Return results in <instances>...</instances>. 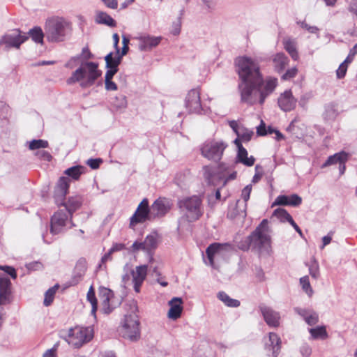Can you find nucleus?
I'll list each match as a JSON object with an SVG mask.
<instances>
[{
	"mask_svg": "<svg viewBox=\"0 0 357 357\" xmlns=\"http://www.w3.org/2000/svg\"><path fill=\"white\" fill-rule=\"evenodd\" d=\"M113 105L118 109L125 108L127 106L126 97L124 95L116 96L113 101Z\"/></svg>",
	"mask_w": 357,
	"mask_h": 357,
	"instance_id": "nucleus-44",
	"label": "nucleus"
},
{
	"mask_svg": "<svg viewBox=\"0 0 357 357\" xmlns=\"http://www.w3.org/2000/svg\"><path fill=\"white\" fill-rule=\"evenodd\" d=\"M305 321L309 326H314L317 324L319 322V315L317 312L312 309V312L307 315V317H306Z\"/></svg>",
	"mask_w": 357,
	"mask_h": 357,
	"instance_id": "nucleus-45",
	"label": "nucleus"
},
{
	"mask_svg": "<svg viewBox=\"0 0 357 357\" xmlns=\"http://www.w3.org/2000/svg\"><path fill=\"white\" fill-rule=\"evenodd\" d=\"M259 310L263 315L266 323L271 327H278L280 325V315L278 312L271 307L261 304L259 306Z\"/></svg>",
	"mask_w": 357,
	"mask_h": 357,
	"instance_id": "nucleus-17",
	"label": "nucleus"
},
{
	"mask_svg": "<svg viewBox=\"0 0 357 357\" xmlns=\"http://www.w3.org/2000/svg\"><path fill=\"white\" fill-rule=\"evenodd\" d=\"M105 89L107 91H116L117 90V85L112 80L105 79Z\"/></svg>",
	"mask_w": 357,
	"mask_h": 357,
	"instance_id": "nucleus-60",
	"label": "nucleus"
},
{
	"mask_svg": "<svg viewBox=\"0 0 357 357\" xmlns=\"http://www.w3.org/2000/svg\"><path fill=\"white\" fill-rule=\"evenodd\" d=\"M153 219L165 216L171 209L170 201L165 197H159L151 205Z\"/></svg>",
	"mask_w": 357,
	"mask_h": 357,
	"instance_id": "nucleus-16",
	"label": "nucleus"
},
{
	"mask_svg": "<svg viewBox=\"0 0 357 357\" xmlns=\"http://www.w3.org/2000/svg\"><path fill=\"white\" fill-rule=\"evenodd\" d=\"M274 216L277 217L281 222H289L290 219H292L291 215L287 212V210L278 208L273 211Z\"/></svg>",
	"mask_w": 357,
	"mask_h": 357,
	"instance_id": "nucleus-40",
	"label": "nucleus"
},
{
	"mask_svg": "<svg viewBox=\"0 0 357 357\" xmlns=\"http://www.w3.org/2000/svg\"><path fill=\"white\" fill-rule=\"evenodd\" d=\"M298 73L296 67H293L288 69L282 76V79L284 80H289L296 77Z\"/></svg>",
	"mask_w": 357,
	"mask_h": 357,
	"instance_id": "nucleus-49",
	"label": "nucleus"
},
{
	"mask_svg": "<svg viewBox=\"0 0 357 357\" xmlns=\"http://www.w3.org/2000/svg\"><path fill=\"white\" fill-rule=\"evenodd\" d=\"M59 284H56L54 287L50 288L45 294V298L43 301V304L45 306H49L53 302L54 295L56 294V290L59 288Z\"/></svg>",
	"mask_w": 357,
	"mask_h": 357,
	"instance_id": "nucleus-39",
	"label": "nucleus"
},
{
	"mask_svg": "<svg viewBox=\"0 0 357 357\" xmlns=\"http://www.w3.org/2000/svg\"><path fill=\"white\" fill-rule=\"evenodd\" d=\"M300 352H301V354H302L303 356L308 357L312 354V348L307 343H304L300 347Z\"/></svg>",
	"mask_w": 357,
	"mask_h": 357,
	"instance_id": "nucleus-58",
	"label": "nucleus"
},
{
	"mask_svg": "<svg viewBox=\"0 0 357 357\" xmlns=\"http://www.w3.org/2000/svg\"><path fill=\"white\" fill-rule=\"evenodd\" d=\"M182 304L183 301L178 297H174L169 301V305L170 306L168 312L169 318L173 320H176L181 317L183 311Z\"/></svg>",
	"mask_w": 357,
	"mask_h": 357,
	"instance_id": "nucleus-22",
	"label": "nucleus"
},
{
	"mask_svg": "<svg viewBox=\"0 0 357 357\" xmlns=\"http://www.w3.org/2000/svg\"><path fill=\"white\" fill-rule=\"evenodd\" d=\"M93 337V330L91 327L76 326L68 331V342L75 348H80L89 342Z\"/></svg>",
	"mask_w": 357,
	"mask_h": 357,
	"instance_id": "nucleus-8",
	"label": "nucleus"
},
{
	"mask_svg": "<svg viewBox=\"0 0 357 357\" xmlns=\"http://www.w3.org/2000/svg\"><path fill=\"white\" fill-rule=\"evenodd\" d=\"M296 99L293 96L290 90L281 93L278 100L279 107L284 112H290L296 107Z\"/></svg>",
	"mask_w": 357,
	"mask_h": 357,
	"instance_id": "nucleus-19",
	"label": "nucleus"
},
{
	"mask_svg": "<svg viewBox=\"0 0 357 357\" xmlns=\"http://www.w3.org/2000/svg\"><path fill=\"white\" fill-rule=\"evenodd\" d=\"M273 63L275 71L281 73L288 66L289 59L282 52L277 53L273 58Z\"/></svg>",
	"mask_w": 357,
	"mask_h": 357,
	"instance_id": "nucleus-24",
	"label": "nucleus"
},
{
	"mask_svg": "<svg viewBox=\"0 0 357 357\" xmlns=\"http://www.w3.org/2000/svg\"><path fill=\"white\" fill-rule=\"evenodd\" d=\"M0 270L1 271H3L4 272H6L7 274H8L9 275H10V277L13 278V279H15L17 278V273H16V271L15 269L12 267V266H7V265H5V266H2V265H0Z\"/></svg>",
	"mask_w": 357,
	"mask_h": 357,
	"instance_id": "nucleus-55",
	"label": "nucleus"
},
{
	"mask_svg": "<svg viewBox=\"0 0 357 357\" xmlns=\"http://www.w3.org/2000/svg\"><path fill=\"white\" fill-rule=\"evenodd\" d=\"M306 266H308L309 273L311 277L315 280L318 279L320 276L319 266L318 261L314 258H312L310 264H306Z\"/></svg>",
	"mask_w": 357,
	"mask_h": 357,
	"instance_id": "nucleus-37",
	"label": "nucleus"
},
{
	"mask_svg": "<svg viewBox=\"0 0 357 357\" xmlns=\"http://www.w3.org/2000/svg\"><path fill=\"white\" fill-rule=\"evenodd\" d=\"M302 203V199L296 194H293L290 196L279 195L276 197L273 206H298Z\"/></svg>",
	"mask_w": 357,
	"mask_h": 357,
	"instance_id": "nucleus-21",
	"label": "nucleus"
},
{
	"mask_svg": "<svg viewBox=\"0 0 357 357\" xmlns=\"http://www.w3.org/2000/svg\"><path fill=\"white\" fill-rule=\"evenodd\" d=\"M357 54V49L354 46L349 51V53L347 56V57L346 58V59L344 61V63H351L355 55Z\"/></svg>",
	"mask_w": 357,
	"mask_h": 357,
	"instance_id": "nucleus-61",
	"label": "nucleus"
},
{
	"mask_svg": "<svg viewBox=\"0 0 357 357\" xmlns=\"http://www.w3.org/2000/svg\"><path fill=\"white\" fill-rule=\"evenodd\" d=\"M98 296L101 301L102 311L105 314H109L116 306L113 301L114 292L108 288L100 287Z\"/></svg>",
	"mask_w": 357,
	"mask_h": 357,
	"instance_id": "nucleus-13",
	"label": "nucleus"
},
{
	"mask_svg": "<svg viewBox=\"0 0 357 357\" xmlns=\"http://www.w3.org/2000/svg\"><path fill=\"white\" fill-rule=\"evenodd\" d=\"M48 144V142L46 140L33 139L29 142V148L31 150H40V148H47Z\"/></svg>",
	"mask_w": 357,
	"mask_h": 357,
	"instance_id": "nucleus-43",
	"label": "nucleus"
},
{
	"mask_svg": "<svg viewBox=\"0 0 357 357\" xmlns=\"http://www.w3.org/2000/svg\"><path fill=\"white\" fill-rule=\"evenodd\" d=\"M43 357H56V345L54 347L47 349L43 355Z\"/></svg>",
	"mask_w": 357,
	"mask_h": 357,
	"instance_id": "nucleus-64",
	"label": "nucleus"
},
{
	"mask_svg": "<svg viewBox=\"0 0 357 357\" xmlns=\"http://www.w3.org/2000/svg\"><path fill=\"white\" fill-rule=\"evenodd\" d=\"M185 106L190 114H202L203 109L199 89H193L188 91L185 99Z\"/></svg>",
	"mask_w": 357,
	"mask_h": 357,
	"instance_id": "nucleus-12",
	"label": "nucleus"
},
{
	"mask_svg": "<svg viewBox=\"0 0 357 357\" xmlns=\"http://www.w3.org/2000/svg\"><path fill=\"white\" fill-rule=\"evenodd\" d=\"M121 59L120 56H118L117 55L114 56V58L109 61V64L107 65V63L105 64L106 68H112V69H117L119 70V66L120 65L121 62Z\"/></svg>",
	"mask_w": 357,
	"mask_h": 357,
	"instance_id": "nucleus-52",
	"label": "nucleus"
},
{
	"mask_svg": "<svg viewBox=\"0 0 357 357\" xmlns=\"http://www.w3.org/2000/svg\"><path fill=\"white\" fill-rule=\"evenodd\" d=\"M300 24L302 28L305 29L311 33H317L319 29L316 26H310L308 24H307L305 22H300Z\"/></svg>",
	"mask_w": 357,
	"mask_h": 357,
	"instance_id": "nucleus-59",
	"label": "nucleus"
},
{
	"mask_svg": "<svg viewBox=\"0 0 357 357\" xmlns=\"http://www.w3.org/2000/svg\"><path fill=\"white\" fill-rule=\"evenodd\" d=\"M227 144L222 141H206L201 146L202 155L209 160L218 162L221 160Z\"/></svg>",
	"mask_w": 357,
	"mask_h": 357,
	"instance_id": "nucleus-9",
	"label": "nucleus"
},
{
	"mask_svg": "<svg viewBox=\"0 0 357 357\" xmlns=\"http://www.w3.org/2000/svg\"><path fill=\"white\" fill-rule=\"evenodd\" d=\"M300 284L302 286L303 291L309 296L313 294V289L310 285L309 277L307 275L303 276L300 278Z\"/></svg>",
	"mask_w": 357,
	"mask_h": 357,
	"instance_id": "nucleus-41",
	"label": "nucleus"
},
{
	"mask_svg": "<svg viewBox=\"0 0 357 357\" xmlns=\"http://www.w3.org/2000/svg\"><path fill=\"white\" fill-rule=\"evenodd\" d=\"M83 59L80 66L72 73V75L67 79L68 84H73L78 82L82 89H86L93 86L97 79L102 75V71L98 69V63L89 61L88 60L94 58V55L90 52L89 47H84L82 53L71 58L70 61H77Z\"/></svg>",
	"mask_w": 357,
	"mask_h": 357,
	"instance_id": "nucleus-2",
	"label": "nucleus"
},
{
	"mask_svg": "<svg viewBox=\"0 0 357 357\" xmlns=\"http://www.w3.org/2000/svg\"><path fill=\"white\" fill-rule=\"evenodd\" d=\"M102 162L101 158H90L87 160L86 164L92 169H96L99 168L100 164Z\"/></svg>",
	"mask_w": 357,
	"mask_h": 357,
	"instance_id": "nucleus-57",
	"label": "nucleus"
},
{
	"mask_svg": "<svg viewBox=\"0 0 357 357\" xmlns=\"http://www.w3.org/2000/svg\"><path fill=\"white\" fill-rule=\"evenodd\" d=\"M29 37L19 29H14L6 33L0 38V45L6 49H20L22 44L28 40Z\"/></svg>",
	"mask_w": 357,
	"mask_h": 357,
	"instance_id": "nucleus-10",
	"label": "nucleus"
},
{
	"mask_svg": "<svg viewBox=\"0 0 357 357\" xmlns=\"http://www.w3.org/2000/svg\"><path fill=\"white\" fill-rule=\"evenodd\" d=\"M147 266L142 265L136 267V271L132 272V282H143L146 277Z\"/></svg>",
	"mask_w": 357,
	"mask_h": 357,
	"instance_id": "nucleus-34",
	"label": "nucleus"
},
{
	"mask_svg": "<svg viewBox=\"0 0 357 357\" xmlns=\"http://www.w3.org/2000/svg\"><path fill=\"white\" fill-rule=\"evenodd\" d=\"M26 268L29 271H37L42 268V264L38 261H33L28 264Z\"/></svg>",
	"mask_w": 357,
	"mask_h": 357,
	"instance_id": "nucleus-63",
	"label": "nucleus"
},
{
	"mask_svg": "<svg viewBox=\"0 0 357 357\" xmlns=\"http://www.w3.org/2000/svg\"><path fill=\"white\" fill-rule=\"evenodd\" d=\"M11 295V282L8 277L0 273V305L9 303Z\"/></svg>",
	"mask_w": 357,
	"mask_h": 357,
	"instance_id": "nucleus-20",
	"label": "nucleus"
},
{
	"mask_svg": "<svg viewBox=\"0 0 357 357\" xmlns=\"http://www.w3.org/2000/svg\"><path fill=\"white\" fill-rule=\"evenodd\" d=\"M79 273H82V274H85V272L86 271V263L84 259H79L75 267V270Z\"/></svg>",
	"mask_w": 357,
	"mask_h": 357,
	"instance_id": "nucleus-56",
	"label": "nucleus"
},
{
	"mask_svg": "<svg viewBox=\"0 0 357 357\" xmlns=\"http://www.w3.org/2000/svg\"><path fill=\"white\" fill-rule=\"evenodd\" d=\"M153 219L151 207H149V200L144 198L138 205L135 213L130 219V226L136 225L139 223H144L147 220Z\"/></svg>",
	"mask_w": 357,
	"mask_h": 357,
	"instance_id": "nucleus-11",
	"label": "nucleus"
},
{
	"mask_svg": "<svg viewBox=\"0 0 357 357\" xmlns=\"http://www.w3.org/2000/svg\"><path fill=\"white\" fill-rule=\"evenodd\" d=\"M75 226L73 216L64 210H59L51 218L50 233L53 235L62 234Z\"/></svg>",
	"mask_w": 357,
	"mask_h": 357,
	"instance_id": "nucleus-7",
	"label": "nucleus"
},
{
	"mask_svg": "<svg viewBox=\"0 0 357 357\" xmlns=\"http://www.w3.org/2000/svg\"><path fill=\"white\" fill-rule=\"evenodd\" d=\"M236 71L241 82L238 87L241 101L248 105H262L278 85V79L267 77L265 79L260 71L259 60L249 56H240L235 61Z\"/></svg>",
	"mask_w": 357,
	"mask_h": 357,
	"instance_id": "nucleus-1",
	"label": "nucleus"
},
{
	"mask_svg": "<svg viewBox=\"0 0 357 357\" xmlns=\"http://www.w3.org/2000/svg\"><path fill=\"white\" fill-rule=\"evenodd\" d=\"M119 333L123 338L132 342L139 340V320L136 314L125 315L123 324L119 329Z\"/></svg>",
	"mask_w": 357,
	"mask_h": 357,
	"instance_id": "nucleus-6",
	"label": "nucleus"
},
{
	"mask_svg": "<svg viewBox=\"0 0 357 357\" xmlns=\"http://www.w3.org/2000/svg\"><path fill=\"white\" fill-rule=\"evenodd\" d=\"M136 39L139 42V50L140 51H150L157 47L162 40L161 36H152L150 35L140 36Z\"/></svg>",
	"mask_w": 357,
	"mask_h": 357,
	"instance_id": "nucleus-18",
	"label": "nucleus"
},
{
	"mask_svg": "<svg viewBox=\"0 0 357 357\" xmlns=\"http://www.w3.org/2000/svg\"><path fill=\"white\" fill-rule=\"evenodd\" d=\"M178 205L190 222L198 220L204 214L202 199L200 196L185 197L178 202Z\"/></svg>",
	"mask_w": 357,
	"mask_h": 357,
	"instance_id": "nucleus-4",
	"label": "nucleus"
},
{
	"mask_svg": "<svg viewBox=\"0 0 357 357\" xmlns=\"http://www.w3.org/2000/svg\"><path fill=\"white\" fill-rule=\"evenodd\" d=\"M85 169L86 167L84 166L76 165L66 169L64 174L74 180H78Z\"/></svg>",
	"mask_w": 357,
	"mask_h": 357,
	"instance_id": "nucleus-33",
	"label": "nucleus"
},
{
	"mask_svg": "<svg viewBox=\"0 0 357 357\" xmlns=\"http://www.w3.org/2000/svg\"><path fill=\"white\" fill-rule=\"evenodd\" d=\"M237 247L242 251H248L251 246L249 236L237 243Z\"/></svg>",
	"mask_w": 357,
	"mask_h": 357,
	"instance_id": "nucleus-47",
	"label": "nucleus"
},
{
	"mask_svg": "<svg viewBox=\"0 0 357 357\" xmlns=\"http://www.w3.org/2000/svg\"><path fill=\"white\" fill-rule=\"evenodd\" d=\"M266 125L263 121H261V124L257 128V133L259 136H264L267 135Z\"/></svg>",
	"mask_w": 357,
	"mask_h": 357,
	"instance_id": "nucleus-62",
	"label": "nucleus"
},
{
	"mask_svg": "<svg viewBox=\"0 0 357 357\" xmlns=\"http://www.w3.org/2000/svg\"><path fill=\"white\" fill-rule=\"evenodd\" d=\"M268 232V220L264 219L249 235L252 250L259 253H261L263 251H268L271 245V236Z\"/></svg>",
	"mask_w": 357,
	"mask_h": 357,
	"instance_id": "nucleus-5",
	"label": "nucleus"
},
{
	"mask_svg": "<svg viewBox=\"0 0 357 357\" xmlns=\"http://www.w3.org/2000/svg\"><path fill=\"white\" fill-rule=\"evenodd\" d=\"M83 203V197L81 195H74L68 198V202H65V210L70 216H73V213L79 209Z\"/></svg>",
	"mask_w": 357,
	"mask_h": 357,
	"instance_id": "nucleus-23",
	"label": "nucleus"
},
{
	"mask_svg": "<svg viewBox=\"0 0 357 357\" xmlns=\"http://www.w3.org/2000/svg\"><path fill=\"white\" fill-rule=\"evenodd\" d=\"M45 31L50 42H61L70 33V25L63 17H53L46 20Z\"/></svg>",
	"mask_w": 357,
	"mask_h": 357,
	"instance_id": "nucleus-3",
	"label": "nucleus"
},
{
	"mask_svg": "<svg viewBox=\"0 0 357 357\" xmlns=\"http://www.w3.org/2000/svg\"><path fill=\"white\" fill-rule=\"evenodd\" d=\"M270 346L272 347L273 355L277 356L281 349V339L278 334L273 332L269 333Z\"/></svg>",
	"mask_w": 357,
	"mask_h": 357,
	"instance_id": "nucleus-31",
	"label": "nucleus"
},
{
	"mask_svg": "<svg viewBox=\"0 0 357 357\" xmlns=\"http://www.w3.org/2000/svg\"><path fill=\"white\" fill-rule=\"evenodd\" d=\"M144 245L146 251L155 250L158 246V234L153 232L147 235L144 241Z\"/></svg>",
	"mask_w": 357,
	"mask_h": 357,
	"instance_id": "nucleus-32",
	"label": "nucleus"
},
{
	"mask_svg": "<svg viewBox=\"0 0 357 357\" xmlns=\"http://www.w3.org/2000/svg\"><path fill=\"white\" fill-rule=\"evenodd\" d=\"M253 134H254L253 131H252L249 129H247L244 127H242L240 128L238 132L237 133V136L243 142H248L251 139Z\"/></svg>",
	"mask_w": 357,
	"mask_h": 357,
	"instance_id": "nucleus-42",
	"label": "nucleus"
},
{
	"mask_svg": "<svg viewBox=\"0 0 357 357\" xmlns=\"http://www.w3.org/2000/svg\"><path fill=\"white\" fill-rule=\"evenodd\" d=\"M84 274H82V273H79L76 271H74L73 275L70 279V280L68 282L69 286H75L77 284L82 280Z\"/></svg>",
	"mask_w": 357,
	"mask_h": 357,
	"instance_id": "nucleus-48",
	"label": "nucleus"
},
{
	"mask_svg": "<svg viewBox=\"0 0 357 357\" xmlns=\"http://www.w3.org/2000/svg\"><path fill=\"white\" fill-rule=\"evenodd\" d=\"M95 22L98 24H105L109 27L116 26V21L107 13L103 11H97L95 17Z\"/></svg>",
	"mask_w": 357,
	"mask_h": 357,
	"instance_id": "nucleus-25",
	"label": "nucleus"
},
{
	"mask_svg": "<svg viewBox=\"0 0 357 357\" xmlns=\"http://www.w3.org/2000/svg\"><path fill=\"white\" fill-rule=\"evenodd\" d=\"M222 246H227V247L231 248V245L230 243L220 244V243H214L211 244L206 248V253L210 266H213L214 255L215 253H217L220 250V248Z\"/></svg>",
	"mask_w": 357,
	"mask_h": 357,
	"instance_id": "nucleus-28",
	"label": "nucleus"
},
{
	"mask_svg": "<svg viewBox=\"0 0 357 357\" xmlns=\"http://www.w3.org/2000/svg\"><path fill=\"white\" fill-rule=\"evenodd\" d=\"M349 154L344 151L336 153L333 155L328 158L326 162L322 165L321 167H326L328 166L339 163L340 162H346L348 160Z\"/></svg>",
	"mask_w": 357,
	"mask_h": 357,
	"instance_id": "nucleus-27",
	"label": "nucleus"
},
{
	"mask_svg": "<svg viewBox=\"0 0 357 357\" xmlns=\"http://www.w3.org/2000/svg\"><path fill=\"white\" fill-rule=\"evenodd\" d=\"M294 311L298 315H300L305 321L306 320V317L307 315L312 312V308H302L299 307H294Z\"/></svg>",
	"mask_w": 357,
	"mask_h": 357,
	"instance_id": "nucleus-50",
	"label": "nucleus"
},
{
	"mask_svg": "<svg viewBox=\"0 0 357 357\" xmlns=\"http://www.w3.org/2000/svg\"><path fill=\"white\" fill-rule=\"evenodd\" d=\"M35 155L38 159L43 160V161H46V162H50L52 158V156L50 154V153H49L48 151H45V150H38L35 153Z\"/></svg>",
	"mask_w": 357,
	"mask_h": 357,
	"instance_id": "nucleus-46",
	"label": "nucleus"
},
{
	"mask_svg": "<svg viewBox=\"0 0 357 357\" xmlns=\"http://www.w3.org/2000/svg\"><path fill=\"white\" fill-rule=\"evenodd\" d=\"M86 298H87V301L91 304H98V301H97V298L96 297V294H95V291H94V289L93 287V286H91L88 292H87V294H86Z\"/></svg>",
	"mask_w": 357,
	"mask_h": 357,
	"instance_id": "nucleus-54",
	"label": "nucleus"
},
{
	"mask_svg": "<svg viewBox=\"0 0 357 357\" xmlns=\"http://www.w3.org/2000/svg\"><path fill=\"white\" fill-rule=\"evenodd\" d=\"M311 339L312 340H326L328 335L325 326H319L315 328H309Z\"/></svg>",
	"mask_w": 357,
	"mask_h": 357,
	"instance_id": "nucleus-30",
	"label": "nucleus"
},
{
	"mask_svg": "<svg viewBox=\"0 0 357 357\" xmlns=\"http://www.w3.org/2000/svg\"><path fill=\"white\" fill-rule=\"evenodd\" d=\"M252 191V185H247L242 190L241 197L244 199L245 204L244 208H246V202L250 199V195Z\"/></svg>",
	"mask_w": 357,
	"mask_h": 357,
	"instance_id": "nucleus-51",
	"label": "nucleus"
},
{
	"mask_svg": "<svg viewBox=\"0 0 357 357\" xmlns=\"http://www.w3.org/2000/svg\"><path fill=\"white\" fill-rule=\"evenodd\" d=\"M26 34L29 36L36 43H43V42L44 33L40 26H34Z\"/></svg>",
	"mask_w": 357,
	"mask_h": 357,
	"instance_id": "nucleus-35",
	"label": "nucleus"
},
{
	"mask_svg": "<svg viewBox=\"0 0 357 357\" xmlns=\"http://www.w3.org/2000/svg\"><path fill=\"white\" fill-rule=\"evenodd\" d=\"M248 155L247 150L243 146L240 147L237 152L236 162L242 163L247 167L252 166L255 163V158L252 155L248 157Z\"/></svg>",
	"mask_w": 357,
	"mask_h": 357,
	"instance_id": "nucleus-26",
	"label": "nucleus"
},
{
	"mask_svg": "<svg viewBox=\"0 0 357 357\" xmlns=\"http://www.w3.org/2000/svg\"><path fill=\"white\" fill-rule=\"evenodd\" d=\"M338 115L337 104L335 102H329L324 107V112L323 116L325 120L334 121Z\"/></svg>",
	"mask_w": 357,
	"mask_h": 357,
	"instance_id": "nucleus-29",
	"label": "nucleus"
},
{
	"mask_svg": "<svg viewBox=\"0 0 357 357\" xmlns=\"http://www.w3.org/2000/svg\"><path fill=\"white\" fill-rule=\"evenodd\" d=\"M218 298L227 306L230 307H237L240 306L241 304L238 300L230 298L229 296L224 291L219 292L218 294Z\"/></svg>",
	"mask_w": 357,
	"mask_h": 357,
	"instance_id": "nucleus-36",
	"label": "nucleus"
},
{
	"mask_svg": "<svg viewBox=\"0 0 357 357\" xmlns=\"http://www.w3.org/2000/svg\"><path fill=\"white\" fill-rule=\"evenodd\" d=\"M284 47L285 50L289 54L291 57L296 61L298 59V53L296 50L295 43L291 40H287L284 43Z\"/></svg>",
	"mask_w": 357,
	"mask_h": 357,
	"instance_id": "nucleus-38",
	"label": "nucleus"
},
{
	"mask_svg": "<svg viewBox=\"0 0 357 357\" xmlns=\"http://www.w3.org/2000/svg\"><path fill=\"white\" fill-rule=\"evenodd\" d=\"M69 178L61 177L55 187L54 198L57 206L65 204V197L68 192Z\"/></svg>",
	"mask_w": 357,
	"mask_h": 357,
	"instance_id": "nucleus-14",
	"label": "nucleus"
},
{
	"mask_svg": "<svg viewBox=\"0 0 357 357\" xmlns=\"http://www.w3.org/2000/svg\"><path fill=\"white\" fill-rule=\"evenodd\" d=\"M347 63L343 61L336 70V75L338 79H342L345 76L347 70Z\"/></svg>",
	"mask_w": 357,
	"mask_h": 357,
	"instance_id": "nucleus-53",
	"label": "nucleus"
},
{
	"mask_svg": "<svg viewBox=\"0 0 357 357\" xmlns=\"http://www.w3.org/2000/svg\"><path fill=\"white\" fill-rule=\"evenodd\" d=\"M204 176L208 184L217 186L218 185H223V181L225 180V174L220 172V171L215 167L210 166H204Z\"/></svg>",
	"mask_w": 357,
	"mask_h": 357,
	"instance_id": "nucleus-15",
	"label": "nucleus"
}]
</instances>
